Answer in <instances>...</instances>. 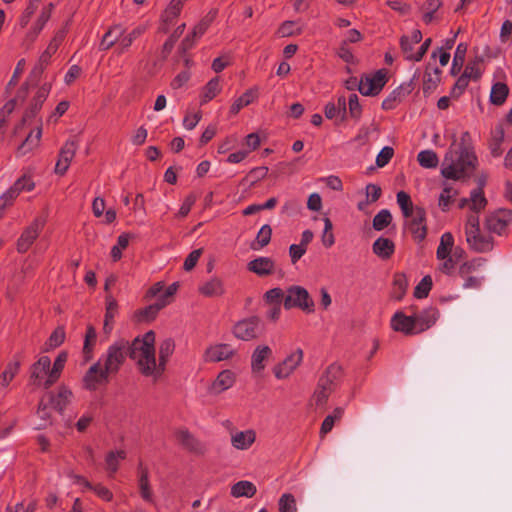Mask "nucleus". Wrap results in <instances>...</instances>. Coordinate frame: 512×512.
I'll use <instances>...</instances> for the list:
<instances>
[{
	"instance_id": "nucleus-22",
	"label": "nucleus",
	"mask_w": 512,
	"mask_h": 512,
	"mask_svg": "<svg viewBox=\"0 0 512 512\" xmlns=\"http://www.w3.org/2000/svg\"><path fill=\"white\" fill-rule=\"evenodd\" d=\"M36 128L32 130L25 140L19 145L17 149L18 156H24L34 149H36L40 145L41 137H42V120L38 118L36 120Z\"/></svg>"
},
{
	"instance_id": "nucleus-11",
	"label": "nucleus",
	"mask_w": 512,
	"mask_h": 512,
	"mask_svg": "<svg viewBox=\"0 0 512 512\" xmlns=\"http://www.w3.org/2000/svg\"><path fill=\"white\" fill-rule=\"evenodd\" d=\"M260 322L257 316L242 319L233 326V335L243 341L253 340L259 335Z\"/></svg>"
},
{
	"instance_id": "nucleus-33",
	"label": "nucleus",
	"mask_w": 512,
	"mask_h": 512,
	"mask_svg": "<svg viewBox=\"0 0 512 512\" xmlns=\"http://www.w3.org/2000/svg\"><path fill=\"white\" fill-rule=\"evenodd\" d=\"M139 470V490L140 495L148 503H153V493L150 487L149 483V472L146 467L142 465V463L139 464L138 467Z\"/></svg>"
},
{
	"instance_id": "nucleus-15",
	"label": "nucleus",
	"mask_w": 512,
	"mask_h": 512,
	"mask_svg": "<svg viewBox=\"0 0 512 512\" xmlns=\"http://www.w3.org/2000/svg\"><path fill=\"white\" fill-rule=\"evenodd\" d=\"M303 356L304 353L301 348H298L294 352L289 354L282 362L274 366L273 373L275 377L277 379L288 378L302 363Z\"/></svg>"
},
{
	"instance_id": "nucleus-59",
	"label": "nucleus",
	"mask_w": 512,
	"mask_h": 512,
	"mask_svg": "<svg viewBox=\"0 0 512 512\" xmlns=\"http://www.w3.org/2000/svg\"><path fill=\"white\" fill-rule=\"evenodd\" d=\"M323 222L324 230L321 235V242L325 248H330L335 243V236L333 234V224L328 217H325L323 219Z\"/></svg>"
},
{
	"instance_id": "nucleus-4",
	"label": "nucleus",
	"mask_w": 512,
	"mask_h": 512,
	"mask_svg": "<svg viewBox=\"0 0 512 512\" xmlns=\"http://www.w3.org/2000/svg\"><path fill=\"white\" fill-rule=\"evenodd\" d=\"M343 378L342 367L336 363L330 364L320 376L313 394L316 406H324L329 396L337 389Z\"/></svg>"
},
{
	"instance_id": "nucleus-38",
	"label": "nucleus",
	"mask_w": 512,
	"mask_h": 512,
	"mask_svg": "<svg viewBox=\"0 0 512 512\" xmlns=\"http://www.w3.org/2000/svg\"><path fill=\"white\" fill-rule=\"evenodd\" d=\"M96 340L97 332L95 327L91 324L87 325L82 351L85 362H88L93 358V350L96 344Z\"/></svg>"
},
{
	"instance_id": "nucleus-3",
	"label": "nucleus",
	"mask_w": 512,
	"mask_h": 512,
	"mask_svg": "<svg viewBox=\"0 0 512 512\" xmlns=\"http://www.w3.org/2000/svg\"><path fill=\"white\" fill-rule=\"evenodd\" d=\"M478 164L475 153L467 147H461L459 152L447 153L442 162L441 175L446 179L464 181L470 178Z\"/></svg>"
},
{
	"instance_id": "nucleus-24",
	"label": "nucleus",
	"mask_w": 512,
	"mask_h": 512,
	"mask_svg": "<svg viewBox=\"0 0 512 512\" xmlns=\"http://www.w3.org/2000/svg\"><path fill=\"white\" fill-rule=\"evenodd\" d=\"M247 269L259 277L269 276L275 271V261L270 257L260 256L248 262Z\"/></svg>"
},
{
	"instance_id": "nucleus-37",
	"label": "nucleus",
	"mask_w": 512,
	"mask_h": 512,
	"mask_svg": "<svg viewBox=\"0 0 512 512\" xmlns=\"http://www.w3.org/2000/svg\"><path fill=\"white\" fill-rule=\"evenodd\" d=\"M68 354L65 351H62L58 354L56 359L54 360L52 368L50 367V371L48 377L46 379L47 385H53L58 381L61 376V373L64 369L65 363L67 361Z\"/></svg>"
},
{
	"instance_id": "nucleus-51",
	"label": "nucleus",
	"mask_w": 512,
	"mask_h": 512,
	"mask_svg": "<svg viewBox=\"0 0 512 512\" xmlns=\"http://www.w3.org/2000/svg\"><path fill=\"white\" fill-rule=\"evenodd\" d=\"M268 167L260 166L252 168L248 174L242 179V184H248L249 187H253L257 182L264 179L268 174Z\"/></svg>"
},
{
	"instance_id": "nucleus-20",
	"label": "nucleus",
	"mask_w": 512,
	"mask_h": 512,
	"mask_svg": "<svg viewBox=\"0 0 512 512\" xmlns=\"http://www.w3.org/2000/svg\"><path fill=\"white\" fill-rule=\"evenodd\" d=\"M391 328L405 335H412L416 326V315L407 316L402 311H397L391 318Z\"/></svg>"
},
{
	"instance_id": "nucleus-56",
	"label": "nucleus",
	"mask_w": 512,
	"mask_h": 512,
	"mask_svg": "<svg viewBox=\"0 0 512 512\" xmlns=\"http://www.w3.org/2000/svg\"><path fill=\"white\" fill-rule=\"evenodd\" d=\"M418 163L425 168H436L439 159L434 151L424 150L418 153Z\"/></svg>"
},
{
	"instance_id": "nucleus-5",
	"label": "nucleus",
	"mask_w": 512,
	"mask_h": 512,
	"mask_svg": "<svg viewBox=\"0 0 512 512\" xmlns=\"http://www.w3.org/2000/svg\"><path fill=\"white\" fill-rule=\"evenodd\" d=\"M314 301L310 297L309 292L302 286L293 285L287 288L284 297V308L290 310L292 308L301 309L304 312H314Z\"/></svg>"
},
{
	"instance_id": "nucleus-25",
	"label": "nucleus",
	"mask_w": 512,
	"mask_h": 512,
	"mask_svg": "<svg viewBox=\"0 0 512 512\" xmlns=\"http://www.w3.org/2000/svg\"><path fill=\"white\" fill-rule=\"evenodd\" d=\"M234 352L229 344H216L206 349L204 359L207 362H220L232 357Z\"/></svg>"
},
{
	"instance_id": "nucleus-54",
	"label": "nucleus",
	"mask_w": 512,
	"mask_h": 512,
	"mask_svg": "<svg viewBox=\"0 0 512 512\" xmlns=\"http://www.w3.org/2000/svg\"><path fill=\"white\" fill-rule=\"evenodd\" d=\"M146 29L147 27L145 25H139L127 35H122L120 37L121 51L127 50L132 45L133 41L140 37L146 31Z\"/></svg>"
},
{
	"instance_id": "nucleus-61",
	"label": "nucleus",
	"mask_w": 512,
	"mask_h": 512,
	"mask_svg": "<svg viewBox=\"0 0 512 512\" xmlns=\"http://www.w3.org/2000/svg\"><path fill=\"white\" fill-rule=\"evenodd\" d=\"M457 195V191H454L452 187L444 184V188L439 197V206L443 211L448 210L453 198Z\"/></svg>"
},
{
	"instance_id": "nucleus-27",
	"label": "nucleus",
	"mask_w": 512,
	"mask_h": 512,
	"mask_svg": "<svg viewBox=\"0 0 512 512\" xmlns=\"http://www.w3.org/2000/svg\"><path fill=\"white\" fill-rule=\"evenodd\" d=\"M106 311L103 324V333L109 336L113 330L114 318L118 312V304L111 294H107L105 298Z\"/></svg>"
},
{
	"instance_id": "nucleus-60",
	"label": "nucleus",
	"mask_w": 512,
	"mask_h": 512,
	"mask_svg": "<svg viewBox=\"0 0 512 512\" xmlns=\"http://www.w3.org/2000/svg\"><path fill=\"white\" fill-rule=\"evenodd\" d=\"M279 512H296V500L290 493H284L278 502Z\"/></svg>"
},
{
	"instance_id": "nucleus-50",
	"label": "nucleus",
	"mask_w": 512,
	"mask_h": 512,
	"mask_svg": "<svg viewBox=\"0 0 512 512\" xmlns=\"http://www.w3.org/2000/svg\"><path fill=\"white\" fill-rule=\"evenodd\" d=\"M50 407L51 405L45 400V397H42L39 401L38 408L36 414L41 420V423H39L36 426V429H44L48 425H51V414H50Z\"/></svg>"
},
{
	"instance_id": "nucleus-28",
	"label": "nucleus",
	"mask_w": 512,
	"mask_h": 512,
	"mask_svg": "<svg viewBox=\"0 0 512 512\" xmlns=\"http://www.w3.org/2000/svg\"><path fill=\"white\" fill-rule=\"evenodd\" d=\"M486 176L482 175L478 178V187L470 194L471 210L480 212L487 205V199L484 196L483 188L486 185Z\"/></svg>"
},
{
	"instance_id": "nucleus-39",
	"label": "nucleus",
	"mask_w": 512,
	"mask_h": 512,
	"mask_svg": "<svg viewBox=\"0 0 512 512\" xmlns=\"http://www.w3.org/2000/svg\"><path fill=\"white\" fill-rule=\"evenodd\" d=\"M257 492L256 486L246 480L239 481L231 487V495L235 498L240 497H253Z\"/></svg>"
},
{
	"instance_id": "nucleus-48",
	"label": "nucleus",
	"mask_w": 512,
	"mask_h": 512,
	"mask_svg": "<svg viewBox=\"0 0 512 512\" xmlns=\"http://www.w3.org/2000/svg\"><path fill=\"white\" fill-rule=\"evenodd\" d=\"M467 48L468 46L466 43H460L457 45L451 67V74L453 76H456L461 72L463 64L465 62Z\"/></svg>"
},
{
	"instance_id": "nucleus-42",
	"label": "nucleus",
	"mask_w": 512,
	"mask_h": 512,
	"mask_svg": "<svg viewBox=\"0 0 512 512\" xmlns=\"http://www.w3.org/2000/svg\"><path fill=\"white\" fill-rule=\"evenodd\" d=\"M124 34V30L120 25L110 28L102 37L100 43L101 50L110 49L116 42L120 43V37Z\"/></svg>"
},
{
	"instance_id": "nucleus-16",
	"label": "nucleus",
	"mask_w": 512,
	"mask_h": 512,
	"mask_svg": "<svg viewBox=\"0 0 512 512\" xmlns=\"http://www.w3.org/2000/svg\"><path fill=\"white\" fill-rule=\"evenodd\" d=\"M50 93V85L44 84L40 88H38L36 94L34 95L29 107L25 111L21 123L16 126V130L27 123H31L33 119L36 118L38 112L40 111L43 103L47 99Z\"/></svg>"
},
{
	"instance_id": "nucleus-12",
	"label": "nucleus",
	"mask_w": 512,
	"mask_h": 512,
	"mask_svg": "<svg viewBox=\"0 0 512 512\" xmlns=\"http://www.w3.org/2000/svg\"><path fill=\"white\" fill-rule=\"evenodd\" d=\"M35 188V182L32 179L31 175L24 174L20 178H18L14 184L0 197V207L4 208L7 205L12 204V202L18 197V195L27 191L30 192Z\"/></svg>"
},
{
	"instance_id": "nucleus-41",
	"label": "nucleus",
	"mask_w": 512,
	"mask_h": 512,
	"mask_svg": "<svg viewBox=\"0 0 512 512\" xmlns=\"http://www.w3.org/2000/svg\"><path fill=\"white\" fill-rule=\"evenodd\" d=\"M170 303L169 300L158 299L154 304H151L138 312L140 320L152 321L156 318L158 312Z\"/></svg>"
},
{
	"instance_id": "nucleus-29",
	"label": "nucleus",
	"mask_w": 512,
	"mask_h": 512,
	"mask_svg": "<svg viewBox=\"0 0 512 512\" xmlns=\"http://www.w3.org/2000/svg\"><path fill=\"white\" fill-rule=\"evenodd\" d=\"M324 114L327 119L343 121L346 115V98L344 96H340L337 99V103L328 102L325 105Z\"/></svg>"
},
{
	"instance_id": "nucleus-9",
	"label": "nucleus",
	"mask_w": 512,
	"mask_h": 512,
	"mask_svg": "<svg viewBox=\"0 0 512 512\" xmlns=\"http://www.w3.org/2000/svg\"><path fill=\"white\" fill-rule=\"evenodd\" d=\"M51 366V360L48 356H41L38 361L33 363L30 367L29 385L34 388L44 387L50 388L52 385L46 384Z\"/></svg>"
},
{
	"instance_id": "nucleus-40",
	"label": "nucleus",
	"mask_w": 512,
	"mask_h": 512,
	"mask_svg": "<svg viewBox=\"0 0 512 512\" xmlns=\"http://www.w3.org/2000/svg\"><path fill=\"white\" fill-rule=\"evenodd\" d=\"M509 95V87L504 82H496L493 84L490 93V102L493 105L501 106L505 103Z\"/></svg>"
},
{
	"instance_id": "nucleus-58",
	"label": "nucleus",
	"mask_w": 512,
	"mask_h": 512,
	"mask_svg": "<svg viewBox=\"0 0 512 512\" xmlns=\"http://www.w3.org/2000/svg\"><path fill=\"white\" fill-rule=\"evenodd\" d=\"M20 368L19 362H10L7 364L5 370L0 375V386L7 387L18 373Z\"/></svg>"
},
{
	"instance_id": "nucleus-57",
	"label": "nucleus",
	"mask_w": 512,
	"mask_h": 512,
	"mask_svg": "<svg viewBox=\"0 0 512 512\" xmlns=\"http://www.w3.org/2000/svg\"><path fill=\"white\" fill-rule=\"evenodd\" d=\"M65 330L64 327H57L50 335V337L45 342L46 350L55 349L59 347L65 340Z\"/></svg>"
},
{
	"instance_id": "nucleus-1",
	"label": "nucleus",
	"mask_w": 512,
	"mask_h": 512,
	"mask_svg": "<svg viewBox=\"0 0 512 512\" xmlns=\"http://www.w3.org/2000/svg\"><path fill=\"white\" fill-rule=\"evenodd\" d=\"M131 342L120 339L110 345L104 355L87 370L83 377L85 389L95 391L109 382V376L119 372L126 357H130Z\"/></svg>"
},
{
	"instance_id": "nucleus-10",
	"label": "nucleus",
	"mask_w": 512,
	"mask_h": 512,
	"mask_svg": "<svg viewBox=\"0 0 512 512\" xmlns=\"http://www.w3.org/2000/svg\"><path fill=\"white\" fill-rule=\"evenodd\" d=\"M45 223L46 220L44 218L36 217L31 224L24 229L17 240V251L19 253H26L30 249L44 228Z\"/></svg>"
},
{
	"instance_id": "nucleus-49",
	"label": "nucleus",
	"mask_w": 512,
	"mask_h": 512,
	"mask_svg": "<svg viewBox=\"0 0 512 512\" xmlns=\"http://www.w3.org/2000/svg\"><path fill=\"white\" fill-rule=\"evenodd\" d=\"M272 228L270 225H263L257 233L256 239L251 243L252 250H260L270 243Z\"/></svg>"
},
{
	"instance_id": "nucleus-26",
	"label": "nucleus",
	"mask_w": 512,
	"mask_h": 512,
	"mask_svg": "<svg viewBox=\"0 0 512 512\" xmlns=\"http://www.w3.org/2000/svg\"><path fill=\"white\" fill-rule=\"evenodd\" d=\"M272 356V350L267 345H260L255 348L251 356V369L259 373L265 368V361Z\"/></svg>"
},
{
	"instance_id": "nucleus-7",
	"label": "nucleus",
	"mask_w": 512,
	"mask_h": 512,
	"mask_svg": "<svg viewBox=\"0 0 512 512\" xmlns=\"http://www.w3.org/2000/svg\"><path fill=\"white\" fill-rule=\"evenodd\" d=\"M387 81V71L385 69H380L372 75L362 76L360 79L359 92L364 96L378 95Z\"/></svg>"
},
{
	"instance_id": "nucleus-55",
	"label": "nucleus",
	"mask_w": 512,
	"mask_h": 512,
	"mask_svg": "<svg viewBox=\"0 0 512 512\" xmlns=\"http://www.w3.org/2000/svg\"><path fill=\"white\" fill-rule=\"evenodd\" d=\"M392 222V214L387 209L380 210L373 218V228L376 231H382Z\"/></svg>"
},
{
	"instance_id": "nucleus-36",
	"label": "nucleus",
	"mask_w": 512,
	"mask_h": 512,
	"mask_svg": "<svg viewBox=\"0 0 512 512\" xmlns=\"http://www.w3.org/2000/svg\"><path fill=\"white\" fill-rule=\"evenodd\" d=\"M234 374L229 370L220 372L211 386V392L220 394L234 384Z\"/></svg>"
},
{
	"instance_id": "nucleus-14",
	"label": "nucleus",
	"mask_w": 512,
	"mask_h": 512,
	"mask_svg": "<svg viewBox=\"0 0 512 512\" xmlns=\"http://www.w3.org/2000/svg\"><path fill=\"white\" fill-rule=\"evenodd\" d=\"M396 200L404 217V228L411 233L414 239H416V225L415 219H413L414 204L411 196L405 191H399L396 195Z\"/></svg>"
},
{
	"instance_id": "nucleus-23",
	"label": "nucleus",
	"mask_w": 512,
	"mask_h": 512,
	"mask_svg": "<svg viewBox=\"0 0 512 512\" xmlns=\"http://www.w3.org/2000/svg\"><path fill=\"white\" fill-rule=\"evenodd\" d=\"M431 58L433 63H429L426 66L424 78H423V92L424 94L430 92L437 87L441 79V70L435 65L436 64V51L432 52Z\"/></svg>"
},
{
	"instance_id": "nucleus-47",
	"label": "nucleus",
	"mask_w": 512,
	"mask_h": 512,
	"mask_svg": "<svg viewBox=\"0 0 512 512\" xmlns=\"http://www.w3.org/2000/svg\"><path fill=\"white\" fill-rule=\"evenodd\" d=\"M126 458L124 450L110 451L105 458L106 468L109 471V476L112 477L118 470L119 464Z\"/></svg>"
},
{
	"instance_id": "nucleus-2",
	"label": "nucleus",
	"mask_w": 512,
	"mask_h": 512,
	"mask_svg": "<svg viewBox=\"0 0 512 512\" xmlns=\"http://www.w3.org/2000/svg\"><path fill=\"white\" fill-rule=\"evenodd\" d=\"M155 333L150 330L142 337L131 342L130 358L136 361L138 370L143 376L158 380L164 371H160V361L155 357Z\"/></svg>"
},
{
	"instance_id": "nucleus-43",
	"label": "nucleus",
	"mask_w": 512,
	"mask_h": 512,
	"mask_svg": "<svg viewBox=\"0 0 512 512\" xmlns=\"http://www.w3.org/2000/svg\"><path fill=\"white\" fill-rule=\"evenodd\" d=\"M505 131L501 124L497 125L492 132L489 142V149L493 157H499L502 154L501 144L504 141Z\"/></svg>"
},
{
	"instance_id": "nucleus-52",
	"label": "nucleus",
	"mask_w": 512,
	"mask_h": 512,
	"mask_svg": "<svg viewBox=\"0 0 512 512\" xmlns=\"http://www.w3.org/2000/svg\"><path fill=\"white\" fill-rule=\"evenodd\" d=\"M407 280L403 274H395L391 289V297L394 300H401L406 293Z\"/></svg>"
},
{
	"instance_id": "nucleus-13",
	"label": "nucleus",
	"mask_w": 512,
	"mask_h": 512,
	"mask_svg": "<svg viewBox=\"0 0 512 512\" xmlns=\"http://www.w3.org/2000/svg\"><path fill=\"white\" fill-rule=\"evenodd\" d=\"M512 222V210L498 209L487 215L485 220V227L489 232L502 235L508 225Z\"/></svg>"
},
{
	"instance_id": "nucleus-32",
	"label": "nucleus",
	"mask_w": 512,
	"mask_h": 512,
	"mask_svg": "<svg viewBox=\"0 0 512 512\" xmlns=\"http://www.w3.org/2000/svg\"><path fill=\"white\" fill-rule=\"evenodd\" d=\"M256 440V433L254 430L240 431L234 434L231 438L232 446L238 450H247Z\"/></svg>"
},
{
	"instance_id": "nucleus-30",
	"label": "nucleus",
	"mask_w": 512,
	"mask_h": 512,
	"mask_svg": "<svg viewBox=\"0 0 512 512\" xmlns=\"http://www.w3.org/2000/svg\"><path fill=\"white\" fill-rule=\"evenodd\" d=\"M198 292L205 297H219L225 293L223 281L213 277L198 287Z\"/></svg>"
},
{
	"instance_id": "nucleus-21",
	"label": "nucleus",
	"mask_w": 512,
	"mask_h": 512,
	"mask_svg": "<svg viewBox=\"0 0 512 512\" xmlns=\"http://www.w3.org/2000/svg\"><path fill=\"white\" fill-rule=\"evenodd\" d=\"M466 241L470 249L477 253L489 252L494 247L493 237L483 235L480 230L476 233L468 232V235H466Z\"/></svg>"
},
{
	"instance_id": "nucleus-35",
	"label": "nucleus",
	"mask_w": 512,
	"mask_h": 512,
	"mask_svg": "<svg viewBox=\"0 0 512 512\" xmlns=\"http://www.w3.org/2000/svg\"><path fill=\"white\" fill-rule=\"evenodd\" d=\"M258 97L257 88H250L245 93H243L240 97L234 100L230 107V114L236 115L240 112V110L252 102H254Z\"/></svg>"
},
{
	"instance_id": "nucleus-46",
	"label": "nucleus",
	"mask_w": 512,
	"mask_h": 512,
	"mask_svg": "<svg viewBox=\"0 0 512 512\" xmlns=\"http://www.w3.org/2000/svg\"><path fill=\"white\" fill-rule=\"evenodd\" d=\"M221 91L218 77L212 78L203 88L201 93V104H206L215 98Z\"/></svg>"
},
{
	"instance_id": "nucleus-53",
	"label": "nucleus",
	"mask_w": 512,
	"mask_h": 512,
	"mask_svg": "<svg viewBox=\"0 0 512 512\" xmlns=\"http://www.w3.org/2000/svg\"><path fill=\"white\" fill-rule=\"evenodd\" d=\"M442 6L441 0H427L423 3L422 9L424 10L422 19L426 24H430L435 17V13Z\"/></svg>"
},
{
	"instance_id": "nucleus-17",
	"label": "nucleus",
	"mask_w": 512,
	"mask_h": 512,
	"mask_svg": "<svg viewBox=\"0 0 512 512\" xmlns=\"http://www.w3.org/2000/svg\"><path fill=\"white\" fill-rule=\"evenodd\" d=\"M175 438L179 445L190 453L203 455L205 446L186 428H180L175 431Z\"/></svg>"
},
{
	"instance_id": "nucleus-64",
	"label": "nucleus",
	"mask_w": 512,
	"mask_h": 512,
	"mask_svg": "<svg viewBox=\"0 0 512 512\" xmlns=\"http://www.w3.org/2000/svg\"><path fill=\"white\" fill-rule=\"evenodd\" d=\"M53 7V4L50 3L41 10L40 15L38 16L36 22L32 26L34 29L38 30L39 32L43 30L44 26L51 17Z\"/></svg>"
},
{
	"instance_id": "nucleus-6",
	"label": "nucleus",
	"mask_w": 512,
	"mask_h": 512,
	"mask_svg": "<svg viewBox=\"0 0 512 512\" xmlns=\"http://www.w3.org/2000/svg\"><path fill=\"white\" fill-rule=\"evenodd\" d=\"M216 11L208 12L192 29V31L186 35L182 40L179 51L186 53L188 50L194 47L195 43L205 34L212 22L216 18Z\"/></svg>"
},
{
	"instance_id": "nucleus-45",
	"label": "nucleus",
	"mask_w": 512,
	"mask_h": 512,
	"mask_svg": "<svg viewBox=\"0 0 512 512\" xmlns=\"http://www.w3.org/2000/svg\"><path fill=\"white\" fill-rule=\"evenodd\" d=\"M175 350V343L173 339L167 338L163 340L159 345V361L160 371H165L166 364Z\"/></svg>"
},
{
	"instance_id": "nucleus-63",
	"label": "nucleus",
	"mask_w": 512,
	"mask_h": 512,
	"mask_svg": "<svg viewBox=\"0 0 512 512\" xmlns=\"http://www.w3.org/2000/svg\"><path fill=\"white\" fill-rule=\"evenodd\" d=\"M285 294L283 290L279 287L272 288L265 292L263 298L266 304H281V301H284Z\"/></svg>"
},
{
	"instance_id": "nucleus-44",
	"label": "nucleus",
	"mask_w": 512,
	"mask_h": 512,
	"mask_svg": "<svg viewBox=\"0 0 512 512\" xmlns=\"http://www.w3.org/2000/svg\"><path fill=\"white\" fill-rule=\"evenodd\" d=\"M439 312L436 308L430 307L418 315V332L425 331L433 326L438 319Z\"/></svg>"
},
{
	"instance_id": "nucleus-62",
	"label": "nucleus",
	"mask_w": 512,
	"mask_h": 512,
	"mask_svg": "<svg viewBox=\"0 0 512 512\" xmlns=\"http://www.w3.org/2000/svg\"><path fill=\"white\" fill-rule=\"evenodd\" d=\"M301 33L302 29L297 28L294 21H284L277 30V34L280 37H290L293 35H300Z\"/></svg>"
},
{
	"instance_id": "nucleus-31",
	"label": "nucleus",
	"mask_w": 512,
	"mask_h": 512,
	"mask_svg": "<svg viewBox=\"0 0 512 512\" xmlns=\"http://www.w3.org/2000/svg\"><path fill=\"white\" fill-rule=\"evenodd\" d=\"M399 45L401 53L406 60H416V31L411 32V34L402 35L400 37Z\"/></svg>"
},
{
	"instance_id": "nucleus-18",
	"label": "nucleus",
	"mask_w": 512,
	"mask_h": 512,
	"mask_svg": "<svg viewBox=\"0 0 512 512\" xmlns=\"http://www.w3.org/2000/svg\"><path fill=\"white\" fill-rule=\"evenodd\" d=\"M43 397H45V400L54 410L59 413H63L65 408L71 403L73 393L68 387L62 385L58 388L56 393L49 392Z\"/></svg>"
},
{
	"instance_id": "nucleus-34",
	"label": "nucleus",
	"mask_w": 512,
	"mask_h": 512,
	"mask_svg": "<svg viewBox=\"0 0 512 512\" xmlns=\"http://www.w3.org/2000/svg\"><path fill=\"white\" fill-rule=\"evenodd\" d=\"M394 248L393 241L384 237H379L372 245L373 253L383 260L389 259L392 256Z\"/></svg>"
},
{
	"instance_id": "nucleus-8",
	"label": "nucleus",
	"mask_w": 512,
	"mask_h": 512,
	"mask_svg": "<svg viewBox=\"0 0 512 512\" xmlns=\"http://www.w3.org/2000/svg\"><path fill=\"white\" fill-rule=\"evenodd\" d=\"M78 148L79 140L76 137H71L64 143L58 154V160L54 168L55 174L60 176L66 174Z\"/></svg>"
},
{
	"instance_id": "nucleus-19",
	"label": "nucleus",
	"mask_w": 512,
	"mask_h": 512,
	"mask_svg": "<svg viewBox=\"0 0 512 512\" xmlns=\"http://www.w3.org/2000/svg\"><path fill=\"white\" fill-rule=\"evenodd\" d=\"M183 5L175 0H171L166 9L162 12L158 32L168 33L170 27L175 24L182 11Z\"/></svg>"
}]
</instances>
